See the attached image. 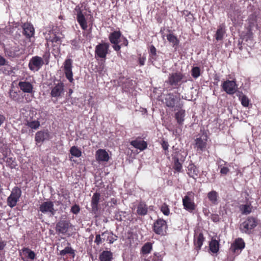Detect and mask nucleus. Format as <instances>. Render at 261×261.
Returning a JSON list of instances; mask_svg holds the SVG:
<instances>
[{
    "instance_id": "33",
    "label": "nucleus",
    "mask_w": 261,
    "mask_h": 261,
    "mask_svg": "<svg viewBox=\"0 0 261 261\" xmlns=\"http://www.w3.org/2000/svg\"><path fill=\"white\" fill-rule=\"evenodd\" d=\"M219 244L216 240H212L209 244L210 249L213 253H217L219 251Z\"/></svg>"
},
{
    "instance_id": "8",
    "label": "nucleus",
    "mask_w": 261,
    "mask_h": 261,
    "mask_svg": "<svg viewBox=\"0 0 261 261\" xmlns=\"http://www.w3.org/2000/svg\"><path fill=\"white\" fill-rule=\"evenodd\" d=\"M223 90L227 94L232 95L238 89L236 83L234 81L226 80L222 85Z\"/></svg>"
},
{
    "instance_id": "11",
    "label": "nucleus",
    "mask_w": 261,
    "mask_h": 261,
    "mask_svg": "<svg viewBox=\"0 0 261 261\" xmlns=\"http://www.w3.org/2000/svg\"><path fill=\"white\" fill-rule=\"evenodd\" d=\"M72 60L71 59H67L64 63V72L66 78L70 82H72L73 73L72 71Z\"/></svg>"
},
{
    "instance_id": "9",
    "label": "nucleus",
    "mask_w": 261,
    "mask_h": 261,
    "mask_svg": "<svg viewBox=\"0 0 261 261\" xmlns=\"http://www.w3.org/2000/svg\"><path fill=\"white\" fill-rule=\"evenodd\" d=\"M167 227L166 222L163 219H159L154 223L153 230L156 234L163 235Z\"/></svg>"
},
{
    "instance_id": "32",
    "label": "nucleus",
    "mask_w": 261,
    "mask_h": 261,
    "mask_svg": "<svg viewBox=\"0 0 261 261\" xmlns=\"http://www.w3.org/2000/svg\"><path fill=\"white\" fill-rule=\"evenodd\" d=\"M172 159L174 162L173 168L177 172H180L182 168V165L179 161V158L177 154L173 155Z\"/></svg>"
},
{
    "instance_id": "35",
    "label": "nucleus",
    "mask_w": 261,
    "mask_h": 261,
    "mask_svg": "<svg viewBox=\"0 0 261 261\" xmlns=\"http://www.w3.org/2000/svg\"><path fill=\"white\" fill-rule=\"evenodd\" d=\"M167 39L170 43H172V45L173 47L175 45H178L179 43V40H178L177 37L173 34H169L167 35Z\"/></svg>"
},
{
    "instance_id": "51",
    "label": "nucleus",
    "mask_w": 261,
    "mask_h": 261,
    "mask_svg": "<svg viewBox=\"0 0 261 261\" xmlns=\"http://www.w3.org/2000/svg\"><path fill=\"white\" fill-rule=\"evenodd\" d=\"M125 212L121 211V212H116L115 214V218L116 220H117L118 221H122V215L121 214H125Z\"/></svg>"
},
{
    "instance_id": "14",
    "label": "nucleus",
    "mask_w": 261,
    "mask_h": 261,
    "mask_svg": "<svg viewBox=\"0 0 261 261\" xmlns=\"http://www.w3.org/2000/svg\"><path fill=\"white\" fill-rule=\"evenodd\" d=\"M75 11L77 12V20L81 25L82 29L85 30L87 28V21L85 16L83 14L79 6H76L74 9Z\"/></svg>"
},
{
    "instance_id": "58",
    "label": "nucleus",
    "mask_w": 261,
    "mask_h": 261,
    "mask_svg": "<svg viewBox=\"0 0 261 261\" xmlns=\"http://www.w3.org/2000/svg\"><path fill=\"white\" fill-rule=\"evenodd\" d=\"M214 80L217 82L216 83H214V84L217 85V83L220 81L219 76L218 75L216 74L214 76Z\"/></svg>"
},
{
    "instance_id": "7",
    "label": "nucleus",
    "mask_w": 261,
    "mask_h": 261,
    "mask_svg": "<svg viewBox=\"0 0 261 261\" xmlns=\"http://www.w3.org/2000/svg\"><path fill=\"white\" fill-rule=\"evenodd\" d=\"M44 64L42 58L38 56L33 57L30 61L29 67L32 71H38Z\"/></svg>"
},
{
    "instance_id": "38",
    "label": "nucleus",
    "mask_w": 261,
    "mask_h": 261,
    "mask_svg": "<svg viewBox=\"0 0 261 261\" xmlns=\"http://www.w3.org/2000/svg\"><path fill=\"white\" fill-rule=\"evenodd\" d=\"M27 125L32 129H36L39 128L40 124L38 120H34L31 121H27Z\"/></svg>"
},
{
    "instance_id": "57",
    "label": "nucleus",
    "mask_w": 261,
    "mask_h": 261,
    "mask_svg": "<svg viewBox=\"0 0 261 261\" xmlns=\"http://www.w3.org/2000/svg\"><path fill=\"white\" fill-rule=\"evenodd\" d=\"M60 40V38L58 36H55L53 39L51 40V41L53 42H57Z\"/></svg>"
},
{
    "instance_id": "63",
    "label": "nucleus",
    "mask_w": 261,
    "mask_h": 261,
    "mask_svg": "<svg viewBox=\"0 0 261 261\" xmlns=\"http://www.w3.org/2000/svg\"><path fill=\"white\" fill-rule=\"evenodd\" d=\"M104 68H105V65L103 64H102L99 67V69L100 71H103Z\"/></svg>"
},
{
    "instance_id": "25",
    "label": "nucleus",
    "mask_w": 261,
    "mask_h": 261,
    "mask_svg": "<svg viewBox=\"0 0 261 261\" xmlns=\"http://www.w3.org/2000/svg\"><path fill=\"white\" fill-rule=\"evenodd\" d=\"M100 261H112L113 253L110 251H103L99 255Z\"/></svg>"
},
{
    "instance_id": "43",
    "label": "nucleus",
    "mask_w": 261,
    "mask_h": 261,
    "mask_svg": "<svg viewBox=\"0 0 261 261\" xmlns=\"http://www.w3.org/2000/svg\"><path fill=\"white\" fill-rule=\"evenodd\" d=\"M161 211L166 216H168L170 213L169 208L168 206L166 204L164 203L161 207Z\"/></svg>"
},
{
    "instance_id": "13",
    "label": "nucleus",
    "mask_w": 261,
    "mask_h": 261,
    "mask_svg": "<svg viewBox=\"0 0 261 261\" xmlns=\"http://www.w3.org/2000/svg\"><path fill=\"white\" fill-rule=\"evenodd\" d=\"M50 135L47 130L37 132L35 134V141L37 143H42L50 139Z\"/></svg>"
},
{
    "instance_id": "21",
    "label": "nucleus",
    "mask_w": 261,
    "mask_h": 261,
    "mask_svg": "<svg viewBox=\"0 0 261 261\" xmlns=\"http://www.w3.org/2000/svg\"><path fill=\"white\" fill-rule=\"evenodd\" d=\"M130 144L135 148L139 149L140 150H144L147 146L146 142L141 139H136L135 140L132 141L130 142Z\"/></svg>"
},
{
    "instance_id": "40",
    "label": "nucleus",
    "mask_w": 261,
    "mask_h": 261,
    "mask_svg": "<svg viewBox=\"0 0 261 261\" xmlns=\"http://www.w3.org/2000/svg\"><path fill=\"white\" fill-rule=\"evenodd\" d=\"M191 74L194 78H197L200 75V69L198 67H194L192 69Z\"/></svg>"
},
{
    "instance_id": "27",
    "label": "nucleus",
    "mask_w": 261,
    "mask_h": 261,
    "mask_svg": "<svg viewBox=\"0 0 261 261\" xmlns=\"http://www.w3.org/2000/svg\"><path fill=\"white\" fill-rule=\"evenodd\" d=\"M107 234H112L113 235V233L112 232H109L108 230H106L101 233V234H97L96 235L95 240L94 242L96 243L97 245H99L103 242L105 241V238H102L101 237H106Z\"/></svg>"
},
{
    "instance_id": "55",
    "label": "nucleus",
    "mask_w": 261,
    "mask_h": 261,
    "mask_svg": "<svg viewBox=\"0 0 261 261\" xmlns=\"http://www.w3.org/2000/svg\"><path fill=\"white\" fill-rule=\"evenodd\" d=\"M6 59L0 55V66H3L6 64Z\"/></svg>"
},
{
    "instance_id": "20",
    "label": "nucleus",
    "mask_w": 261,
    "mask_h": 261,
    "mask_svg": "<svg viewBox=\"0 0 261 261\" xmlns=\"http://www.w3.org/2000/svg\"><path fill=\"white\" fill-rule=\"evenodd\" d=\"M96 159L99 161L107 162L109 159V156L105 150L100 149L96 151Z\"/></svg>"
},
{
    "instance_id": "24",
    "label": "nucleus",
    "mask_w": 261,
    "mask_h": 261,
    "mask_svg": "<svg viewBox=\"0 0 261 261\" xmlns=\"http://www.w3.org/2000/svg\"><path fill=\"white\" fill-rule=\"evenodd\" d=\"M148 207L146 203L144 202H140L137 207V213L139 215L144 216L147 214Z\"/></svg>"
},
{
    "instance_id": "37",
    "label": "nucleus",
    "mask_w": 261,
    "mask_h": 261,
    "mask_svg": "<svg viewBox=\"0 0 261 261\" xmlns=\"http://www.w3.org/2000/svg\"><path fill=\"white\" fill-rule=\"evenodd\" d=\"M152 250V244L150 242L145 243L141 248V251L143 254H148Z\"/></svg>"
},
{
    "instance_id": "47",
    "label": "nucleus",
    "mask_w": 261,
    "mask_h": 261,
    "mask_svg": "<svg viewBox=\"0 0 261 261\" xmlns=\"http://www.w3.org/2000/svg\"><path fill=\"white\" fill-rule=\"evenodd\" d=\"M71 44L72 45V48L74 50H77L80 48L79 41L76 39H74L71 41Z\"/></svg>"
},
{
    "instance_id": "41",
    "label": "nucleus",
    "mask_w": 261,
    "mask_h": 261,
    "mask_svg": "<svg viewBox=\"0 0 261 261\" xmlns=\"http://www.w3.org/2000/svg\"><path fill=\"white\" fill-rule=\"evenodd\" d=\"M241 210L243 214H249L251 212V207L247 204L242 205H241Z\"/></svg>"
},
{
    "instance_id": "53",
    "label": "nucleus",
    "mask_w": 261,
    "mask_h": 261,
    "mask_svg": "<svg viewBox=\"0 0 261 261\" xmlns=\"http://www.w3.org/2000/svg\"><path fill=\"white\" fill-rule=\"evenodd\" d=\"M217 163H218V168H220L221 167L224 166L225 165H227V162H226L225 161H224L221 159H219V160H218Z\"/></svg>"
},
{
    "instance_id": "12",
    "label": "nucleus",
    "mask_w": 261,
    "mask_h": 261,
    "mask_svg": "<svg viewBox=\"0 0 261 261\" xmlns=\"http://www.w3.org/2000/svg\"><path fill=\"white\" fill-rule=\"evenodd\" d=\"M244 247L245 243L243 240L241 238H238L231 244L230 250L236 254H239Z\"/></svg>"
},
{
    "instance_id": "52",
    "label": "nucleus",
    "mask_w": 261,
    "mask_h": 261,
    "mask_svg": "<svg viewBox=\"0 0 261 261\" xmlns=\"http://www.w3.org/2000/svg\"><path fill=\"white\" fill-rule=\"evenodd\" d=\"M220 168V173L222 175H226L229 171V169L227 167L223 166Z\"/></svg>"
},
{
    "instance_id": "4",
    "label": "nucleus",
    "mask_w": 261,
    "mask_h": 261,
    "mask_svg": "<svg viewBox=\"0 0 261 261\" xmlns=\"http://www.w3.org/2000/svg\"><path fill=\"white\" fill-rule=\"evenodd\" d=\"M39 209L42 213L49 214L50 216H54L56 212V210L54 208V203L51 201L43 202L40 204Z\"/></svg>"
},
{
    "instance_id": "30",
    "label": "nucleus",
    "mask_w": 261,
    "mask_h": 261,
    "mask_svg": "<svg viewBox=\"0 0 261 261\" xmlns=\"http://www.w3.org/2000/svg\"><path fill=\"white\" fill-rule=\"evenodd\" d=\"M225 33V28L223 25H221L219 26V28L217 29L216 34L215 38L217 41L222 40L223 39V36Z\"/></svg>"
},
{
    "instance_id": "26",
    "label": "nucleus",
    "mask_w": 261,
    "mask_h": 261,
    "mask_svg": "<svg viewBox=\"0 0 261 261\" xmlns=\"http://www.w3.org/2000/svg\"><path fill=\"white\" fill-rule=\"evenodd\" d=\"M188 174L193 178H195L198 174L199 171L196 166L193 164H190L188 167Z\"/></svg>"
},
{
    "instance_id": "15",
    "label": "nucleus",
    "mask_w": 261,
    "mask_h": 261,
    "mask_svg": "<svg viewBox=\"0 0 261 261\" xmlns=\"http://www.w3.org/2000/svg\"><path fill=\"white\" fill-rule=\"evenodd\" d=\"M165 103L167 107L169 108H174L176 107V108H181V106L179 105V106H176V100L175 98V96L174 95L173 93H170L167 94L166 95L165 98Z\"/></svg>"
},
{
    "instance_id": "61",
    "label": "nucleus",
    "mask_w": 261,
    "mask_h": 261,
    "mask_svg": "<svg viewBox=\"0 0 261 261\" xmlns=\"http://www.w3.org/2000/svg\"><path fill=\"white\" fill-rule=\"evenodd\" d=\"M248 35H249V38H251L252 37L253 34H252V33L251 32V31L250 30L248 31Z\"/></svg>"
},
{
    "instance_id": "2",
    "label": "nucleus",
    "mask_w": 261,
    "mask_h": 261,
    "mask_svg": "<svg viewBox=\"0 0 261 261\" xmlns=\"http://www.w3.org/2000/svg\"><path fill=\"white\" fill-rule=\"evenodd\" d=\"M21 191L18 187H14L7 198V204L11 208L14 207L21 196Z\"/></svg>"
},
{
    "instance_id": "44",
    "label": "nucleus",
    "mask_w": 261,
    "mask_h": 261,
    "mask_svg": "<svg viewBox=\"0 0 261 261\" xmlns=\"http://www.w3.org/2000/svg\"><path fill=\"white\" fill-rule=\"evenodd\" d=\"M150 57L152 59H153L154 60H156V48L153 45H151V46H150Z\"/></svg>"
},
{
    "instance_id": "3",
    "label": "nucleus",
    "mask_w": 261,
    "mask_h": 261,
    "mask_svg": "<svg viewBox=\"0 0 261 261\" xmlns=\"http://www.w3.org/2000/svg\"><path fill=\"white\" fill-rule=\"evenodd\" d=\"M184 77V74L180 72L173 73L169 74L167 82L172 86H180L181 83L186 82V80H183Z\"/></svg>"
},
{
    "instance_id": "18",
    "label": "nucleus",
    "mask_w": 261,
    "mask_h": 261,
    "mask_svg": "<svg viewBox=\"0 0 261 261\" xmlns=\"http://www.w3.org/2000/svg\"><path fill=\"white\" fill-rule=\"evenodd\" d=\"M18 86L21 90L24 93H32L33 91V85L26 81H20L18 83Z\"/></svg>"
},
{
    "instance_id": "31",
    "label": "nucleus",
    "mask_w": 261,
    "mask_h": 261,
    "mask_svg": "<svg viewBox=\"0 0 261 261\" xmlns=\"http://www.w3.org/2000/svg\"><path fill=\"white\" fill-rule=\"evenodd\" d=\"M185 115V111L184 110H180L176 113L175 115V119L179 124H182L183 123Z\"/></svg>"
},
{
    "instance_id": "56",
    "label": "nucleus",
    "mask_w": 261,
    "mask_h": 261,
    "mask_svg": "<svg viewBox=\"0 0 261 261\" xmlns=\"http://www.w3.org/2000/svg\"><path fill=\"white\" fill-rule=\"evenodd\" d=\"M113 48L116 50V51H118L121 48V46L120 45L118 44V43H116V44H113Z\"/></svg>"
},
{
    "instance_id": "54",
    "label": "nucleus",
    "mask_w": 261,
    "mask_h": 261,
    "mask_svg": "<svg viewBox=\"0 0 261 261\" xmlns=\"http://www.w3.org/2000/svg\"><path fill=\"white\" fill-rule=\"evenodd\" d=\"M211 219L214 222H215L219 221V217L217 215H212Z\"/></svg>"
},
{
    "instance_id": "19",
    "label": "nucleus",
    "mask_w": 261,
    "mask_h": 261,
    "mask_svg": "<svg viewBox=\"0 0 261 261\" xmlns=\"http://www.w3.org/2000/svg\"><path fill=\"white\" fill-rule=\"evenodd\" d=\"M182 202L184 208L186 210L192 212L195 210V204L188 196H185L183 198Z\"/></svg>"
},
{
    "instance_id": "29",
    "label": "nucleus",
    "mask_w": 261,
    "mask_h": 261,
    "mask_svg": "<svg viewBox=\"0 0 261 261\" xmlns=\"http://www.w3.org/2000/svg\"><path fill=\"white\" fill-rule=\"evenodd\" d=\"M207 198L214 204H218V194L216 191H212L207 193Z\"/></svg>"
},
{
    "instance_id": "60",
    "label": "nucleus",
    "mask_w": 261,
    "mask_h": 261,
    "mask_svg": "<svg viewBox=\"0 0 261 261\" xmlns=\"http://www.w3.org/2000/svg\"><path fill=\"white\" fill-rule=\"evenodd\" d=\"M139 63L140 65L142 66L144 64V59H139Z\"/></svg>"
},
{
    "instance_id": "46",
    "label": "nucleus",
    "mask_w": 261,
    "mask_h": 261,
    "mask_svg": "<svg viewBox=\"0 0 261 261\" xmlns=\"http://www.w3.org/2000/svg\"><path fill=\"white\" fill-rule=\"evenodd\" d=\"M9 96L12 99L17 100H18L19 95L16 92L13 90H10L9 92Z\"/></svg>"
},
{
    "instance_id": "22",
    "label": "nucleus",
    "mask_w": 261,
    "mask_h": 261,
    "mask_svg": "<svg viewBox=\"0 0 261 261\" xmlns=\"http://www.w3.org/2000/svg\"><path fill=\"white\" fill-rule=\"evenodd\" d=\"M204 238L202 233H199L197 236L194 237V245L197 251L200 250L203 244Z\"/></svg>"
},
{
    "instance_id": "5",
    "label": "nucleus",
    "mask_w": 261,
    "mask_h": 261,
    "mask_svg": "<svg viewBox=\"0 0 261 261\" xmlns=\"http://www.w3.org/2000/svg\"><path fill=\"white\" fill-rule=\"evenodd\" d=\"M64 90V84L60 81H58V83H55L54 86L51 87L50 95L52 97L56 98L57 99L63 95Z\"/></svg>"
},
{
    "instance_id": "64",
    "label": "nucleus",
    "mask_w": 261,
    "mask_h": 261,
    "mask_svg": "<svg viewBox=\"0 0 261 261\" xmlns=\"http://www.w3.org/2000/svg\"><path fill=\"white\" fill-rule=\"evenodd\" d=\"M11 161H12V162H13V161L12 160V158H8L7 159V163H10Z\"/></svg>"
},
{
    "instance_id": "34",
    "label": "nucleus",
    "mask_w": 261,
    "mask_h": 261,
    "mask_svg": "<svg viewBox=\"0 0 261 261\" xmlns=\"http://www.w3.org/2000/svg\"><path fill=\"white\" fill-rule=\"evenodd\" d=\"M70 153L72 156H74L76 158H79L82 155V152L81 150L79 149L77 146H73L70 148Z\"/></svg>"
},
{
    "instance_id": "62",
    "label": "nucleus",
    "mask_w": 261,
    "mask_h": 261,
    "mask_svg": "<svg viewBox=\"0 0 261 261\" xmlns=\"http://www.w3.org/2000/svg\"><path fill=\"white\" fill-rule=\"evenodd\" d=\"M229 15L230 17H231V19L232 20H233V19H236L235 17L233 16L231 14V13H230V12H229Z\"/></svg>"
},
{
    "instance_id": "59",
    "label": "nucleus",
    "mask_w": 261,
    "mask_h": 261,
    "mask_svg": "<svg viewBox=\"0 0 261 261\" xmlns=\"http://www.w3.org/2000/svg\"><path fill=\"white\" fill-rule=\"evenodd\" d=\"M6 245V244L4 243L3 242H0V250H3L5 246Z\"/></svg>"
},
{
    "instance_id": "42",
    "label": "nucleus",
    "mask_w": 261,
    "mask_h": 261,
    "mask_svg": "<svg viewBox=\"0 0 261 261\" xmlns=\"http://www.w3.org/2000/svg\"><path fill=\"white\" fill-rule=\"evenodd\" d=\"M5 53L6 55L10 57H14L16 56V53L13 50L12 48H6L4 49Z\"/></svg>"
},
{
    "instance_id": "16",
    "label": "nucleus",
    "mask_w": 261,
    "mask_h": 261,
    "mask_svg": "<svg viewBox=\"0 0 261 261\" xmlns=\"http://www.w3.org/2000/svg\"><path fill=\"white\" fill-rule=\"evenodd\" d=\"M100 197V194L97 192H96L93 194V195L91 199V209L92 212L96 214L98 212V205L99 202Z\"/></svg>"
},
{
    "instance_id": "36",
    "label": "nucleus",
    "mask_w": 261,
    "mask_h": 261,
    "mask_svg": "<svg viewBox=\"0 0 261 261\" xmlns=\"http://www.w3.org/2000/svg\"><path fill=\"white\" fill-rule=\"evenodd\" d=\"M66 254H70L74 257L75 255L74 250L71 247H66L60 252V254L62 256H64Z\"/></svg>"
},
{
    "instance_id": "39",
    "label": "nucleus",
    "mask_w": 261,
    "mask_h": 261,
    "mask_svg": "<svg viewBox=\"0 0 261 261\" xmlns=\"http://www.w3.org/2000/svg\"><path fill=\"white\" fill-rule=\"evenodd\" d=\"M22 252L28 254V257L31 259H34L35 258L36 254L34 251L31 250L28 248L22 249Z\"/></svg>"
},
{
    "instance_id": "45",
    "label": "nucleus",
    "mask_w": 261,
    "mask_h": 261,
    "mask_svg": "<svg viewBox=\"0 0 261 261\" xmlns=\"http://www.w3.org/2000/svg\"><path fill=\"white\" fill-rule=\"evenodd\" d=\"M242 105L244 107H248L249 105V99L245 95H243L240 97Z\"/></svg>"
},
{
    "instance_id": "48",
    "label": "nucleus",
    "mask_w": 261,
    "mask_h": 261,
    "mask_svg": "<svg viewBox=\"0 0 261 261\" xmlns=\"http://www.w3.org/2000/svg\"><path fill=\"white\" fill-rule=\"evenodd\" d=\"M80 207L79 205L75 204L71 207L70 211L74 214H77L80 211Z\"/></svg>"
},
{
    "instance_id": "17",
    "label": "nucleus",
    "mask_w": 261,
    "mask_h": 261,
    "mask_svg": "<svg viewBox=\"0 0 261 261\" xmlns=\"http://www.w3.org/2000/svg\"><path fill=\"white\" fill-rule=\"evenodd\" d=\"M23 30V34L27 38H30L34 34V28L31 24L29 23H24L22 25Z\"/></svg>"
},
{
    "instance_id": "10",
    "label": "nucleus",
    "mask_w": 261,
    "mask_h": 261,
    "mask_svg": "<svg viewBox=\"0 0 261 261\" xmlns=\"http://www.w3.org/2000/svg\"><path fill=\"white\" fill-rule=\"evenodd\" d=\"M70 224L69 220H60L56 224V231L59 233L65 234L68 231Z\"/></svg>"
},
{
    "instance_id": "1",
    "label": "nucleus",
    "mask_w": 261,
    "mask_h": 261,
    "mask_svg": "<svg viewBox=\"0 0 261 261\" xmlns=\"http://www.w3.org/2000/svg\"><path fill=\"white\" fill-rule=\"evenodd\" d=\"M257 224V219L255 218L249 217L240 224V229L242 232L250 234L251 232V230L254 228Z\"/></svg>"
},
{
    "instance_id": "49",
    "label": "nucleus",
    "mask_w": 261,
    "mask_h": 261,
    "mask_svg": "<svg viewBox=\"0 0 261 261\" xmlns=\"http://www.w3.org/2000/svg\"><path fill=\"white\" fill-rule=\"evenodd\" d=\"M161 145L163 149L165 151V154H167V151L168 150L169 144L167 141L165 140H162L161 142Z\"/></svg>"
},
{
    "instance_id": "6",
    "label": "nucleus",
    "mask_w": 261,
    "mask_h": 261,
    "mask_svg": "<svg viewBox=\"0 0 261 261\" xmlns=\"http://www.w3.org/2000/svg\"><path fill=\"white\" fill-rule=\"evenodd\" d=\"M109 44L107 43H101L98 44L95 47V58L105 59L108 53Z\"/></svg>"
},
{
    "instance_id": "28",
    "label": "nucleus",
    "mask_w": 261,
    "mask_h": 261,
    "mask_svg": "<svg viewBox=\"0 0 261 261\" xmlns=\"http://www.w3.org/2000/svg\"><path fill=\"white\" fill-rule=\"evenodd\" d=\"M121 36L119 31H114L109 35V40L112 44L119 43V39Z\"/></svg>"
},
{
    "instance_id": "50",
    "label": "nucleus",
    "mask_w": 261,
    "mask_h": 261,
    "mask_svg": "<svg viewBox=\"0 0 261 261\" xmlns=\"http://www.w3.org/2000/svg\"><path fill=\"white\" fill-rule=\"evenodd\" d=\"M107 241L110 244H112L113 242L117 240V236H115V237H113L112 234H107Z\"/></svg>"
},
{
    "instance_id": "23",
    "label": "nucleus",
    "mask_w": 261,
    "mask_h": 261,
    "mask_svg": "<svg viewBox=\"0 0 261 261\" xmlns=\"http://www.w3.org/2000/svg\"><path fill=\"white\" fill-rule=\"evenodd\" d=\"M204 138L202 139L201 138H198L196 139V146L198 149H200L201 151L204 150L206 145L207 137L204 136Z\"/></svg>"
}]
</instances>
